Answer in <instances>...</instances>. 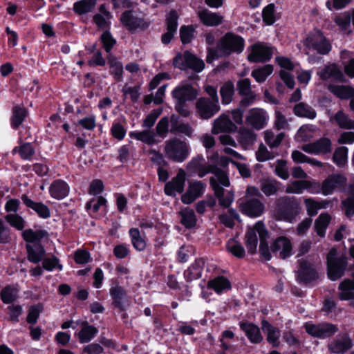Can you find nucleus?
<instances>
[{
	"label": "nucleus",
	"mask_w": 354,
	"mask_h": 354,
	"mask_svg": "<svg viewBox=\"0 0 354 354\" xmlns=\"http://www.w3.org/2000/svg\"><path fill=\"white\" fill-rule=\"evenodd\" d=\"M301 203L295 197L282 196L277 201L275 216L277 220L292 223L301 212Z\"/></svg>",
	"instance_id": "f257e3e1"
},
{
	"label": "nucleus",
	"mask_w": 354,
	"mask_h": 354,
	"mask_svg": "<svg viewBox=\"0 0 354 354\" xmlns=\"http://www.w3.org/2000/svg\"><path fill=\"white\" fill-rule=\"evenodd\" d=\"M190 151L189 143L180 138L175 137L165 142V153L174 162H184L189 157Z\"/></svg>",
	"instance_id": "f03ea898"
},
{
	"label": "nucleus",
	"mask_w": 354,
	"mask_h": 354,
	"mask_svg": "<svg viewBox=\"0 0 354 354\" xmlns=\"http://www.w3.org/2000/svg\"><path fill=\"white\" fill-rule=\"evenodd\" d=\"M244 48V39L239 35L228 32L219 41L217 49L221 56L241 53Z\"/></svg>",
	"instance_id": "7ed1b4c3"
},
{
	"label": "nucleus",
	"mask_w": 354,
	"mask_h": 354,
	"mask_svg": "<svg viewBox=\"0 0 354 354\" xmlns=\"http://www.w3.org/2000/svg\"><path fill=\"white\" fill-rule=\"evenodd\" d=\"M174 66L180 70L192 69L196 73L201 72L204 67V62L196 57L189 51H185L183 54L178 53L174 58Z\"/></svg>",
	"instance_id": "20e7f679"
},
{
	"label": "nucleus",
	"mask_w": 354,
	"mask_h": 354,
	"mask_svg": "<svg viewBox=\"0 0 354 354\" xmlns=\"http://www.w3.org/2000/svg\"><path fill=\"white\" fill-rule=\"evenodd\" d=\"M337 250L333 248L327 255L328 276L330 279L335 281L344 272L346 260L344 257H336Z\"/></svg>",
	"instance_id": "39448f33"
},
{
	"label": "nucleus",
	"mask_w": 354,
	"mask_h": 354,
	"mask_svg": "<svg viewBox=\"0 0 354 354\" xmlns=\"http://www.w3.org/2000/svg\"><path fill=\"white\" fill-rule=\"evenodd\" d=\"M305 328L309 335L320 339L330 337L338 331L337 325L328 322L319 324H306Z\"/></svg>",
	"instance_id": "423d86ee"
},
{
	"label": "nucleus",
	"mask_w": 354,
	"mask_h": 354,
	"mask_svg": "<svg viewBox=\"0 0 354 354\" xmlns=\"http://www.w3.org/2000/svg\"><path fill=\"white\" fill-rule=\"evenodd\" d=\"M305 44L325 55L330 50V45L319 30H315L306 39Z\"/></svg>",
	"instance_id": "0eeeda50"
},
{
	"label": "nucleus",
	"mask_w": 354,
	"mask_h": 354,
	"mask_svg": "<svg viewBox=\"0 0 354 354\" xmlns=\"http://www.w3.org/2000/svg\"><path fill=\"white\" fill-rule=\"evenodd\" d=\"M274 48L263 43H257L252 46L248 59L252 62H263L270 60L273 55Z\"/></svg>",
	"instance_id": "6e6552de"
},
{
	"label": "nucleus",
	"mask_w": 354,
	"mask_h": 354,
	"mask_svg": "<svg viewBox=\"0 0 354 354\" xmlns=\"http://www.w3.org/2000/svg\"><path fill=\"white\" fill-rule=\"evenodd\" d=\"M196 109L202 119H209L220 110L218 99L211 100L208 98H201L196 102Z\"/></svg>",
	"instance_id": "1a4fd4ad"
},
{
	"label": "nucleus",
	"mask_w": 354,
	"mask_h": 354,
	"mask_svg": "<svg viewBox=\"0 0 354 354\" xmlns=\"http://www.w3.org/2000/svg\"><path fill=\"white\" fill-rule=\"evenodd\" d=\"M186 169L191 174H196L200 178L211 173L213 167L209 165L202 155L193 157L187 164Z\"/></svg>",
	"instance_id": "9d476101"
},
{
	"label": "nucleus",
	"mask_w": 354,
	"mask_h": 354,
	"mask_svg": "<svg viewBox=\"0 0 354 354\" xmlns=\"http://www.w3.org/2000/svg\"><path fill=\"white\" fill-rule=\"evenodd\" d=\"M269 116L263 109L253 108L246 117V122L256 130L263 129L268 124Z\"/></svg>",
	"instance_id": "9b49d317"
},
{
	"label": "nucleus",
	"mask_w": 354,
	"mask_h": 354,
	"mask_svg": "<svg viewBox=\"0 0 354 354\" xmlns=\"http://www.w3.org/2000/svg\"><path fill=\"white\" fill-rule=\"evenodd\" d=\"M236 89L239 94L243 96L240 102L242 106H248L254 102L256 94L252 91L250 79L245 78L239 80L236 83Z\"/></svg>",
	"instance_id": "f8f14e48"
},
{
	"label": "nucleus",
	"mask_w": 354,
	"mask_h": 354,
	"mask_svg": "<svg viewBox=\"0 0 354 354\" xmlns=\"http://www.w3.org/2000/svg\"><path fill=\"white\" fill-rule=\"evenodd\" d=\"M270 250L276 256L284 259L292 255V246L288 238L281 236L273 241Z\"/></svg>",
	"instance_id": "ddd939ff"
},
{
	"label": "nucleus",
	"mask_w": 354,
	"mask_h": 354,
	"mask_svg": "<svg viewBox=\"0 0 354 354\" xmlns=\"http://www.w3.org/2000/svg\"><path fill=\"white\" fill-rule=\"evenodd\" d=\"M353 342L350 335L345 333L339 334L328 345V349L331 353L339 354L351 349L353 346Z\"/></svg>",
	"instance_id": "4468645a"
},
{
	"label": "nucleus",
	"mask_w": 354,
	"mask_h": 354,
	"mask_svg": "<svg viewBox=\"0 0 354 354\" xmlns=\"http://www.w3.org/2000/svg\"><path fill=\"white\" fill-rule=\"evenodd\" d=\"M109 293L113 299L112 304L114 307L121 311H124L129 302L127 290L122 286L115 285L111 287Z\"/></svg>",
	"instance_id": "2eb2a0df"
},
{
	"label": "nucleus",
	"mask_w": 354,
	"mask_h": 354,
	"mask_svg": "<svg viewBox=\"0 0 354 354\" xmlns=\"http://www.w3.org/2000/svg\"><path fill=\"white\" fill-rule=\"evenodd\" d=\"M302 150L308 153L326 154L332 150V142L328 138H322L315 142L302 146Z\"/></svg>",
	"instance_id": "dca6fc26"
},
{
	"label": "nucleus",
	"mask_w": 354,
	"mask_h": 354,
	"mask_svg": "<svg viewBox=\"0 0 354 354\" xmlns=\"http://www.w3.org/2000/svg\"><path fill=\"white\" fill-rule=\"evenodd\" d=\"M120 20L122 24L130 30L138 28L143 30L148 26L143 19L139 17L137 13L132 10L124 12L121 15Z\"/></svg>",
	"instance_id": "f3484780"
},
{
	"label": "nucleus",
	"mask_w": 354,
	"mask_h": 354,
	"mask_svg": "<svg viewBox=\"0 0 354 354\" xmlns=\"http://www.w3.org/2000/svg\"><path fill=\"white\" fill-rule=\"evenodd\" d=\"M185 178V171L184 169H180L176 176L165 184V194L168 196H175L176 192L182 193L184 191Z\"/></svg>",
	"instance_id": "a211bd4d"
},
{
	"label": "nucleus",
	"mask_w": 354,
	"mask_h": 354,
	"mask_svg": "<svg viewBox=\"0 0 354 354\" xmlns=\"http://www.w3.org/2000/svg\"><path fill=\"white\" fill-rule=\"evenodd\" d=\"M205 187L206 185L201 181L190 183L187 192L182 195V202L184 204H191L203 194Z\"/></svg>",
	"instance_id": "6ab92c4d"
},
{
	"label": "nucleus",
	"mask_w": 354,
	"mask_h": 354,
	"mask_svg": "<svg viewBox=\"0 0 354 354\" xmlns=\"http://www.w3.org/2000/svg\"><path fill=\"white\" fill-rule=\"evenodd\" d=\"M236 125L230 119L228 115L223 113L214 121L212 133H233L236 131Z\"/></svg>",
	"instance_id": "aec40b11"
},
{
	"label": "nucleus",
	"mask_w": 354,
	"mask_h": 354,
	"mask_svg": "<svg viewBox=\"0 0 354 354\" xmlns=\"http://www.w3.org/2000/svg\"><path fill=\"white\" fill-rule=\"evenodd\" d=\"M21 200L28 208L34 211L39 217L46 219L50 216V210L44 203L34 201L26 194H22Z\"/></svg>",
	"instance_id": "412c9836"
},
{
	"label": "nucleus",
	"mask_w": 354,
	"mask_h": 354,
	"mask_svg": "<svg viewBox=\"0 0 354 354\" xmlns=\"http://www.w3.org/2000/svg\"><path fill=\"white\" fill-rule=\"evenodd\" d=\"M171 128L170 132L173 134L184 135L188 138H192L194 133V129L189 123H185L180 121L179 116L171 115L170 117Z\"/></svg>",
	"instance_id": "4be33fe9"
},
{
	"label": "nucleus",
	"mask_w": 354,
	"mask_h": 354,
	"mask_svg": "<svg viewBox=\"0 0 354 354\" xmlns=\"http://www.w3.org/2000/svg\"><path fill=\"white\" fill-rule=\"evenodd\" d=\"M240 207L243 214L251 217H258L263 214L265 207L259 199L253 198L241 203Z\"/></svg>",
	"instance_id": "5701e85b"
},
{
	"label": "nucleus",
	"mask_w": 354,
	"mask_h": 354,
	"mask_svg": "<svg viewBox=\"0 0 354 354\" xmlns=\"http://www.w3.org/2000/svg\"><path fill=\"white\" fill-rule=\"evenodd\" d=\"M209 183L214 192L216 197L218 200L219 205L224 207H229L234 201V193L230 191L224 196L223 188L217 183L216 180L213 177L210 178Z\"/></svg>",
	"instance_id": "b1692460"
},
{
	"label": "nucleus",
	"mask_w": 354,
	"mask_h": 354,
	"mask_svg": "<svg viewBox=\"0 0 354 354\" xmlns=\"http://www.w3.org/2000/svg\"><path fill=\"white\" fill-rule=\"evenodd\" d=\"M345 183V178L339 174H333L325 179L322 185V193L325 195L331 194L335 190L342 187Z\"/></svg>",
	"instance_id": "393cba45"
},
{
	"label": "nucleus",
	"mask_w": 354,
	"mask_h": 354,
	"mask_svg": "<svg viewBox=\"0 0 354 354\" xmlns=\"http://www.w3.org/2000/svg\"><path fill=\"white\" fill-rule=\"evenodd\" d=\"M338 297L341 301H349L354 308V280L344 279L338 286Z\"/></svg>",
	"instance_id": "a878e982"
},
{
	"label": "nucleus",
	"mask_w": 354,
	"mask_h": 354,
	"mask_svg": "<svg viewBox=\"0 0 354 354\" xmlns=\"http://www.w3.org/2000/svg\"><path fill=\"white\" fill-rule=\"evenodd\" d=\"M173 96L178 102L192 101L196 98V91L189 84L176 87L173 91Z\"/></svg>",
	"instance_id": "bb28decb"
},
{
	"label": "nucleus",
	"mask_w": 354,
	"mask_h": 354,
	"mask_svg": "<svg viewBox=\"0 0 354 354\" xmlns=\"http://www.w3.org/2000/svg\"><path fill=\"white\" fill-rule=\"evenodd\" d=\"M260 224L263 223L261 221L257 222L252 228L248 230L245 236V245L250 254H254L257 250L258 236L260 239V230L258 228Z\"/></svg>",
	"instance_id": "cd10ccee"
},
{
	"label": "nucleus",
	"mask_w": 354,
	"mask_h": 354,
	"mask_svg": "<svg viewBox=\"0 0 354 354\" xmlns=\"http://www.w3.org/2000/svg\"><path fill=\"white\" fill-rule=\"evenodd\" d=\"M82 326L81 330L77 333L79 342L88 343L91 341L98 333V330L93 325L88 324L86 321L78 322Z\"/></svg>",
	"instance_id": "c85d7f7f"
},
{
	"label": "nucleus",
	"mask_w": 354,
	"mask_h": 354,
	"mask_svg": "<svg viewBox=\"0 0 354 354\" xmlns=\"http://www.w3.org/2000/svg\"><path fill=\"white\" fill-rule=\"evenodd\" d=\"M27 259L33 263H38L42 261L46 254V250L41 243L26 244Z\"/></svg>",
	"instance_id": "c756f323"
},
{
	"label": "nucleus",
	"mask_w": 354,
	"mask_h": 354,
	"mask_svg": "<svg viewBox=\"0 0 354 354\" xmlns=\"http://www.w3.org/2000/svg\"><path fill=\"white\" fill-rule=\"evenodd\" d=\"M205 266V260L199 258L184 272V277L187 281H192L201 277Z\"/></svg>",
	"instance_id": "7c9ffc66"
},
{
	"label": "nucleus",
	"mask_w": 354,
	"mask_h": 354,
	"mask_svg": "<svg viewBox=\"0 0 354 354\" xmlns=\"http://www.w3.org/2000/svg\"><path fill=\"white\" fill-rule=\"evenodd\" d=\"M237 139L242 147L248 149L256 142L257 134L249 128L241 127L238 131Z\"/></svg>",
	"instance_id": "2f4dec72"
},
{
	"label": "nucleus",
	"mask_w": 354,
	"mask_h": 354,
	"mask_svg": "<svg viewBox=\"0 0 354 354\" xmlns=\"http://www.w3.org/2000/svg\"><path fill=\"white\" fill-rule=\"evenodd\" d=\"M318 275L313 266L306 261L299 262V269L298 271V277L300 281L304 283H308L315 280Z\"/></svg>",
	"instance_id": "473e14b6"
},
{
	"label": "nucleus",
	"mask_w": 354,
	"mask_h": 354,
	"mask_svg": "<svg viewBox=\"0 0 354 354\" xmlns=\"http://www.w3.org/2000/svg\"><path fill=\"white\" fill-rule=\"evenodd\" d=\"M198 16L201 21L207 26H216L221 24L223 16L216 12H212L207 9L198 10Z\"/></svg>",
	"instance_id": "72a5a7b5"
},
{
	"label": "nucleus",
	"mask_w": 354,
	"mask_h": 354,
	"mask_svg": "<svg viewBox=\"0 0 354 354\" xmlns=\"http://www.w3.org/2000/svg\"><path fill=\"white\" fill-rule=\"evenodd\" d=\"M18 153L24 160L32 161L35 155V149L30 142H21L19 146L13 148L12 154Z\"/></svg>",
	"instance_id": "f704fd0d"
},
{
	"label": "nucleus",
	"mask_w": 354,
	"mask_h": 354,
	"mask_svg": "<svg viewBox=\"0 0 354 354\" xmlns=\"http://www.w3.org/2000/svg\"><path fill=\"white\" fill-rule=\"evenodd\" d=\"M50 196L57 200L65 198L69 192V187L62 180H56L53 182L49 188Z\"/></svg>",
	"instance_id": "c9c22d12"
},
{
	"label": "nucleus",
	"mask_w": 354,
	"mask_h": 354,
	"mask_svg": "<svg viewBox=\"0 0 354 354\" xmlns=\"http://www.w3.org/2000/svg\"><path fill=\"white\" fill-rule=\"evenodd\" d=\"M240 328L243 330L252 343L257 344L263 340V337L261 334L259 328L248 322L240 323Z\"/></svg>",
	"instance_id": "e433bc0d"
},
{
	"label": "nucleus",
	"mask_w": 354,
	"mask_h": 354,
	"mask_svg": "<svg viewBox=\"0 0 354 354\" xmlns=\"http://www.w3.org/2000/svg\"><path fill=\"white\" fill-rule=\"evenodd\" d=\"M129 136L147 145L158 144L159 140L156 138V134L151 129H145L140 131H131Z\"/></svg>",
	"instance_id": "4c0bfd02"
},
{
	"label": "nucleus",
	"mask_w": 354,
	"mask_h": 354,
	"mask_svg": "<svg viewBox=\"0 0 354 354\" xmlns=\"http://www.w3.org/2000/svg\"><path fill=\"white\" fill-rule=\"evenodd\" d=\"M259 230H260V245L259 252L264 257L266 260L271 259V254L268 245V239H269V233L264 224L258 225Z\"/></svg>",
	"instance_id": "58836bf2"
},
{
	"label": "nucleus",
	"mask_w": 354,
	"mask_h": 354,
	"mask_svg": "<svg viewBox=\"0 0 354 354\" xmlns=\"http://www.w3.org/2000/svg\"><path fill=\"white\" fill-rule=\"evenodd\" d=\"M261 328L263 332L267 335V341L270 344H272L273 346H277L279 345V339L280 337L279 330L271 325L266 320L262 321Z\"/></svg>",
	"instance_id": "ea45409f"
},
{
	"label": "nucleus",
	"mask_w": 354,
	"mask_h": 354,
	"mask_svg": "<svg viewBox=\"0 0 354 354\" xmlns=\"http://www.w3.org/2000/svg\"><path fill=\"white\" fill-rule=\"evenodd\" d=\"M330 203L327 200L317 201L313 198H306L304 201L307 214L310 216H315L319 209L327 208Z\"/></svg>",
	"instance_id": "a19ab883"
},
{
	"label": "nucleus",
	"mask_w": 354,
	"mask_h": 354,
	"mask_svg": "<svg viewBox=\"0 0 354 354\" xmlns=\"http://www.w3.org/2000/svg\"><path fill=\"white\" fill-rule=\"evenodd\" d=\"M48 236V233L45 230L34 231L32 229H28L22 232V236L28 243V244L41 243V240L47 238Z\"/></svg>",
	"instance_id": "79ce46f5"
},
{
	"label": "nucleus",
	"mask_w": 354,
	"mask_h": 354,
	"mask_svg": "<svg viewBox=\"0 0 354 354\" xmlns=\"http://www.w3.org/2000/svg\"><path fill=\"white\" fill-rule=\"evenodd\" d=\"M294 113L300 118L313 120L317 116L316 111L309 104L305 102L297 104L293 109Z\"/></svg>",
	"instance_id": "37998d69"
},
{
	"label": "nucleus",
	"mask_w": 354,
	"mask_h": 354,
	"mask_svg": "<svg viewBox=\"0 0 354 354\" xmlns=\"http://www.w3.org/2000/svg\"><path fill=\"white\" fill-rule=\"evenodd\" d=\"M207 288L213 289L217 294H221L224 290H229L231 288V284L227 278L219 276L209 280L207 283Z\"/></svg>",
	"instance_id": "c03bdc74"
},
{
	"label": "nucleus",
	"mask_w": 354,
	"mask_h": 354,
	"mask_svg": "<svg viewBox=\"0 0 354 354\" xmlns=\"http://www.w3.org/2000/svg\"><path fill=\"white\" fill-rule=\"evenodd\" d=\"M107 61L110 66V73L114 76L117 81H120L123 74L122 62L112 54L107 56Z\"/></svg>",
	"instance_id": "a18cd8bd"
},
{
	"label": "nucleus",
	"mask_w": 354,
	"mask_h": 354,
	"mask_svg": "<svg viewBox=\"0 0 354 354\" xmlns=\"http://www.w3.org/2000/svg\"><path fill=\"white\" fill-rule=\"evenodd\" d=\"M19 289L17 285H8L4 287L0 296L2 301L6 304H12L18 298Z\"/></svg>",
	"instance_id": "49530a36"
},
{
	"label": "nucleus",
	"mask_w": 354,
	"mask_h": 354,
	"mask_svg": "<svg viewBox=\"0 0 354 354\" xmlns=\"http://www.w3.org/2000/svg\"><path fill=\"white\" fill-rule=\"evenodd\" d=\"M280 183L275 179L266 178L261 181L260 188L266 196H270L277 193Z\"/></svg>",
	"instance_id": "de8ad7c7"
},
{
	"label": "nucleus",
	"mask_w": 354,
	"mask_h": 354,
	"mask_svg": "<svg viewBox=\"0 0 354 354\" xmlns=\"http://www.w3.org/2000/svg\"><path fill=\"white\" fill-rule=\"evenodd\" d=\"M179 215L181 224L186 228L190 229L196 225L197 219L193 209L185 207L179 212Z\"/></svg>",
	"instance_id": "09e8293b"
},
{
	"label": "nucleus",
	"mask_w": 354,
	"mask_h": 354,
	"mask_svg": "<svg viewBox=\"0 0 354 354\" xmlns=\"http://www.w3.org/2000/svg\"><path fill=\"white\" fill-rule=\"evenodd\" d=\"M330 216L327 213H322L315 222V230L317 235L324 237L326 228L330 221Z\"/></svg>",
	"instance_id": "8fccbe9b"
},
{
	"label": "nucleus",
	"mask_w": 354,
	"mask_h": 354,
	"mask_svg": "<svg viewBox=\"0 0 354 354\" xmlns=\"http://www.w3.org/2000/svg\"><path fill=\"white\" fill-rule=\"evenodd\" d=\"M333 120L341 129H353L354 120L349 118L342 111H337L334 115Z\"/></svg>",
	"instance_id": "3c124183"
},
{
	"label": "nucleus",
	"mask_w": 354,
	"mask_h": 354,
	"mask_svg": "<svg viewBox=\"0 0 354 354\" xmlns=\"http://www.w3.org/2000/svg\"><path fill=\"white\" fill-rule=\"evenodd\" d=\"M284 137L285 133L282 132L276 135L270 129L264 131V140L271 149L279 147Z\"/></svg>",
	"instance_id": "603ef678"
},
{
	"label": "nucleus",
	"mask_w": 354,
	"mask_h": 354,
	"mask_svg": "<svg viewBox=\"0 0 354 354\" xmlns=\"http://www.w3.org/2000/svg\"><path fill=\"white\" fill-rule=\"evenodd\" d=\"M28 112L26 109L20 106H16L12 109V115L11 118V125L13 129H17L24 119L26 118Z\"/></svg>",
	"instance_id": "864d4df0"
},
{
	"label": "nucleus",
	"mask_w": 354,
	"mask_h": 354,
	"mask_svg": "<svg viewBox=\"0 0 354 354\" xmlns=\"http://www.w3.org/2000/svg\"><path fill=\"white\" fill-rule=\"evenodd\" d=\"M131 241L134 248L138 251H143L146 248L145 239L141 236L138 228H131L129 230Z\"/></svg>",
	"instance_id": "5fc2aeb1"
},
{
	"label": "nucleus",
	"mask_w": 354,
	"mask_h": 354,
	"mask_svg": "<svg viewBox=\"0 0 354 354\" xmlns=\"http://www.w3.org/2000/svg\"><path fill=\"white\" fill-rule=\"evenodd\" d=\"M312 183L306 180H295L286 187V192L289 194H299L304 189H308L311 187Z\"/></svg>",
	"instance_id": "6e6d98bb"
},
{
	"label": "nucleus",
	"mask_w": 354,
	"mask_h": 354,
	"mask_svg": "<svg viewBox=\"0 0 354 354\" xmlns=\"http://www.w3.org/2000/svg\"><path fill=\"white\" fill-rule=\"evenodd\" d=\"M97 0H81L74 3V11L78 15L91 12L96 5Z\"/></svg>",
	"instance_id": "4d7b16f0"
},
{
	"label": "nucleus",
	"mask_w": 354,
	"mask_h": 354,
	"mask_svg": "<svg viewBox=\"0 0 354 354\" xmlns=\"http://www.w3.org/2000/svg\"><path fill=\"white\" fill-rule=\"evenodd\" d=\"M234 93V84L228 81L225 82L220 89V94L222 98V102L225 104H230L232 100Z\"/></svg>",
	"instance_id": "13d9d810"
},
{
	"label": "nucleus",
	"mask_w": 354,
	"mask_h": 354,
	"mask_svg": "<svg viewBox=\"0 0 354 354\" xmlns=\"http://www.w3.org/2000/svg\"><path fill=\"white\" fill-rule=\"evenodd\" d=\"M318 75L322 80H328L330 77L339 78L342 76V73L335 64L325 66L323 69L317 72Z\"/></svg>",
	"instance_id": "bf43d9fd"
},
{
	"label": "nucleus",
	"mask_w": 354,
	"mask_h": 354,
	"mask_svg": "<svg viewBox=\"0 0 354 354\" xmlns=\"http://www.w3.org/2000/svg\"><path fill=\"white\" fill-rule=\"evenodd\" d=\"M273 67L270 64L266 65L261 68H257L252 72V76L257 82L262 83L272 73Z\"/></svg>",
	"instance_id": "052dcab7"
},
{
	"label": "nucleus",
	"mask_w": 354,
	"mask_h": 354,
	"mask_svg": "<svg viewBox=\"0 0 354 354\" xmlns=\"http://www.w3.org/2000/svg\"><path fill=\"white\" fill-rule=\"evenodd\" d=\"M330 91L341 99H348L354 96V89L346 86H330Z\"/></svg>",
	"instance_id": "680f3d73"
},
{
	"label": "nucleus",
	"mask_w": 354,
	"mask_h": 354,
	"mask_svg": "<svg viewBox=\"0 0 354 354\" xmlns=\"http://www.w3.org/2000/svg\"><path fill=\"white\" fill-rule=\"evenodd\" d=\"M226 248L229 252L239 259L244 257L245 254L243 245L234 239H230L227 241Z\"/></svg>",
	"instance_id": "e2e57ef3"
},
{
	"label": "nucleus",
	"mask_w": 354,
	"mask_h": 354,
	"mask_svg": "<svg viewBox=\"0 0 354 354\" xmlns=\"http://www.w3.org/2000/svg\"><path fill=\"white\" fill-rule=\"evenodd\" d=\"M6 221L12 227L17 230H22L26 226L24 218L17 214H9L5 216Z\"/></svg>",
	"instance_id": "0e129e2a"
},
{
	"label": "nucleus",
	"mask_w": 354,
	"mask_h": 354,
	"mask_svg": "<svg viewBox=\"0 0 354 354\" xmlns=\"http://www.w3.org/2000/svg\"><path fill=\"white\" fill-rule=\"evenodd\" d=\"M322 312L326 315H338L342 309L337 306L336 301L332 298L326 299L323 303Z\"/></svg>",
	"instance_id": "69168bd1"
},
{
	"label": "nucleus",
	"mask_w": 354,
	"mask_h": 354,
	"mask_svg": "<svg viewBox=\"0 0 354 354\" xmlns=\"http://www.w3.org/2000/svg\"><path fill=\"white\" fill-rule=\"evenodd\" d=\"M348 148L346 147H337L334 153L333 162L339 167H343L347 161Z\"/></svg>",
	"instance_id": "338daca9"
},
{
	"label": "nucleus",
	"mask_w": 354,
	"mask_h": 354,
	"mask_svg": "<svg viewBox=\"0 0 354 354\" xmlns=\"http://www.w3.org/2000/svg\"><path fill=\"white\" fill-rule=\"evenodd\" d=\"M169 122L168 117L162 118L156 124V134L162 138L167 137V133L170 132Z\"/></svg>",
	"instance_id": "774afa93"
}]
</instances>
